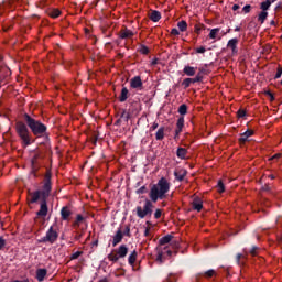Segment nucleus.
<instances>
[{"label": "nucleus", "instance_id": "nucleus-16", "mask_svg": "<svg viewBox=\"0 0 282 282\" xmlns=\"http://www.w3.org/2000/svg\"><path fill=\"white\" fill-rule=\"evenodd\" d=\"M133 35H134L133 31L127 29V26L121 29L119 32V37H121V39H133Z\"/></svg>", "mask_w": 282, "mask_h": 282}, {"label": "nucleus", "instance_id": "nucleus-13", "mask_svg": "<svg viewBox=\"0 0 282 282\" xmlns=\"http://www.w3.org/2000/svg\"><path fill=\"white\" fill-rule=\"evenodd\" d=\"M122 239H124V236L122 234V228H119L117 230L116 235L113 236L112 247L116 248V246H118V243H122Z\"/></svg>", "mask_w": 282, "mask_h": 282}, {"label": "nucleus", "instance_id": "nucleus-7", "mask_svg": "<svg viewBox=\"0 0 282 282\" xmlns=\"http://www.w3.org/2000/svg\"><path fill=\"white\" fill-rule=\"evenodd\" d=\"M204 74H206V69L199 68V72L197 73V75L194 76V78H185L182 82V86L184 87V89H188L191 85H195V83H202V80H204Z\"/></svg>", "mask_w": 282, "mask_h": 282}, {"label": "nucleus", "instance_id": "nucleus-3", "mask_svg": "<svg viewBox=\"0 0 282 282\" xmlns=\"http://www.w3.org/2000/svg\"><path fill=\"white\" fill-rule=\"evenodd\" d=\"M50 195H52V171L47 170L44 175L42 189H36L30 194V204H36L39 199H41V202L48 199Z\"/></svg>", "mask_w": 282, "mask_h": 282}, {"label": "nucleus", "instance_id": "nucleus-37", "mask_svg": "<svg viewBox=\"0 0 282 282\" xmlns=\"http://www.w3.org/2000/svg\"><path fill=\"white\" fill-rule=\"evenodd\" d=\"M139 52L141 53V54H143L144 56H147V54H149V48L147 47V45H141L140 46V48H139Z\"/></svg>", "mask_w": 282, "mask_h": 282}, {"label": "nucleus", "instance_id": "nucleus-47", "mask_svg": "<svg viewBox=\"0 0 282 282\" xmlns=\"http://www.w3.org/2000/svg\"><path fill=\"white\" fill-rule=\"evenodd\" d=\"M238 118H246V110L245 109H239L237 112Z\"/></svg>", "mask_w": 282, "mask_h": 282}, {"label": "nucleus", "instance_id": "nucleus-32", "mask_svg": "<svg viewBox=\"0 0 282 282\" xmlns=\"http://www.w3.org/2000/svg\"><path fill=\"white\" fill-rule=\"evenodd\" d=\"M83 221H85V217H83V215L79 214L76 216V220L74 221L73 226L79 227L80 224H83Z\"/></svg>", "mask_w": 282, "mask_h": 282}, {"label": "nucleus", "instance_id": "nucleus-23", "mask_svg": "<svg viewBox=\"0 0 282 282\" xmlns=\"http://www.w3.org/2000/svg\"><path fill=\"white\" fill-rule=\"evenodd\" d=\"M150 19L153 21V23H158V21L162 19V13L158 10H152Z\"/></svg>", "mask_w": 282, "mask_h": 282}, {"label": "nucleus", "instance_id": "nucleus-51", "mask_svg": "<svg viewBox=\"0 0 282 282\" xmlns=\"http://www.w3.org/2000/svg\"><path fill=\"white\" fill-rule=\"evenodd\" d=\"M171 34H172V36H180V30H177V29H172V30H171Z\"/></svg>", "mask_w": 282, "mask_h": 282}, {"label": "nucleus", "instance_id": "nucleus-34", "mask_svg": "<svg viewBox=\"0 0 282 282\" xmlns=\"http://www.w3.org/2000/svg\"><path fill=\"white\" fill-rule=\"evenodd\" d=\"M218 193H224L226 191V186L224 185V182L218 181V184L216 186Z\"/></svg>", "mask_w": 282, "mask_h": 282}, {"label": "nucleus", "instance_id": "nucleus-22", "mask_svg": "<svg viewBox=\"0 0 282 282\" xmlns=\"http://www.w3.org/2000/svg\"><path fill=\"white\" fill-rule=\"evenodd\" d=\"M188 154V150H186L185 148H177L176 150V156L180 160H186V155Z\"/></svg>", "mask_w": 282, "mask_h": 282}, {"label": "nucleus", "instance_id": "nucleus-55", "mask_svg": "<svg viewBox=\"0 0 282 282\" xmlns=\"http://www.w3.org/2000/svg\"><path fill=\"white\" fill-rule=\"evenodd\" d=\"M239 8H241L239 4H234V6H232L234 12H237V10H239Z\"/></svg>", "mask_w": 282, "mask_h": 282}, {"label": "nucleus", "instance_id": "nucleus-49", "mask_svg": "<svg viewBox=\"0 0 282 282\" xmlns=\"http://www.w3.org/2000/svg\"><path fill=\"white\" fill-rule=\"evenodd\" d=\"M3 248H6V240L0 236V250H3Z\"/></svg>", "mask_w": 282, "mask_h": 282}, {"label": "nucleus", "instance_id": "nucleus-50", "mask_svg": "<svg viewBox=\"0 0 282 282\" xmlns=\"http://www.w3.org/2000/svg\"><path fill=\"white\" fill-rule=\"evenodd\" d=\"M265 96H269L271 102L274 101V94H272V91L270 90L265 91Z\"/></svg>", "mask_w": 282, "mask_h": 282}, {"label": "nucleus", "instance_id": "nucleus-63", "mask_svg": "<svg viewBox=\"0 0 282 282\" xmlns=\"http://www.w3.org/2000/svg\"><path fill=\"white\" fill-rule=\"evenodd\" d=\"M281 8V3L275 7V10H279Z\"/></svg>", "mask_w": 282, "mask_h": 282}, {"label": "nucleus", "instance_id": "nucleus-59", "mask_svg": "<svg viewBox=\"0 0 282 282\" xmlns=\"http://www.w3.org/2000/svg\"><path fill=\"white\" fill-rule=\"evenodd\" d=\"M158 64V58H154L152 62H151V65L155 66Z\"/></svg>", "mask_w": 282, "mask_h": 282}, {"label": "nucleus", "instance_id": "nucleus-11", "mask_svg": "<svg viewBox=\"0 0 282 282\" xmlns=\"http://www.w3.org/2000/svg\"><path fill=\"white\" fill-rule=\"evenodd\" d=\"M215 274H217V272L214 269L204 271V272H199L196 274V281H199L202 279H213V276H215Z\"/></svg>", "mask_w": 282, "mask_h": 282}, {"label": "nucleus", "instance_id": "nucleus-21", "mask_svg": "<svg viewBox=\"0 0 282 282\" xmlns=\"http://www.w3.org/2000/svg\"><path fill=\"white\" fill-rule=\"evenodd\" d=\"M196 72H197V67L185 66L183 68V74H185V76H195Z\"/></svg>", "mask_w": 282, "mask_h": 282}, {"label": "nucleus", "instance_id": "nucleus-31", "mask_svg": "<svg viewBox=\"0 0 282 282\" xmlns=\"http://www.w3.org/2000/svg\"><path fill=\"white\" fill-rule=\"evenodd\" d=\"M265 19H268V11L260 12L258 15V21H260V23H265Z\"/></svg>", "mask_w": 282, "mask_h": 282}, {"label": "nucleus", "instance_id": "nucleus-19", "mask_svg": "<svg viewBox=\"0 0 282 282\" xmlns=\"http://www.w3.org/2000/svg\"><path fill=\"white\" fill-rule=\"evenodd\" d=\"M238 43H239V40L237 37H234V39L228 41L227 47H229V50H231L232 54H237V52H238V50H237Z\"/></svg>", "mask_w": 282, "mask_h": 282}, {"label": "nucleus", "instance_id": "nucleus-64", "mask_svg": "<svg viewBox=\"0 0 282 282\" xmlns=\"http://www.w3.org/2000/svg\"><path fill=\"white\" fill-rule=\"evenodd\" d=\"M115 124H120V119H118V120L115 122Z\"/></svg>", "mask_w": 282, "mask_h": 282}, {"label": "nucleus", "instance_id": "nucleus-42", "mask_svg": "<svg viewBox=\"0 0 282 282\" xmlns=\"http://www.w3.org/2000/svg\"><path fill=\"white\" fill-rule=\"evenodd\" d=\"M250 10H252V6H250V4H246V6L242 8L243 14H250Z\"/></svg>", "mask_w": 282, "mask_h": 282}, {"label": "nucleus", "instance_id": "nucleus-36", "mask_svg": "<svg viewBox=\"0 0 282 282\" xmlns=\"http://www.w3.org/2000/svg\"><path fill=\"white\" fill-rule=\"evenodd\" d=\"M144 193H148L147 185H143L139 189L135 191L137 195H144Z\"/></svg>", "mask_w": 282, "mask_h": 282}, {"label": "nucleus", "instance_id": "nucleus-43", "mask_svg": "<svg viewBox=\"0 0 282 282\" xmlns=\"http://www.w3.org/2000/svg\"><path fill=\"white\" fill-rule=\"evenodd\" d=\"M120 118H124L126 121H129V118H131V115H129V112H127V110H123L121 112Z\"/></svg>", "mask_w": 282, "mask_h": 282}, {"label": "nucleus", "instance_id": "nucleus-12", "mask_svg": "<svg viewBox=\"0 0 282 282\" xmlns=\"http://www.w3.org/2000/svg\"><path fill=\"white\" fill-rule=\"evenodd\" d=\"M254 135V130H247L243 133L240 134V138L238 139L239 145L243 147L246 142H248V138H252Z\"/></svg>", "mask_w": 282, "mask_h": 282}, {"label": "nucleus", "instance_id": "nucleus-28", "mask_svg": "<svg viewBox=\"0 0 282 282\" xmlns=\"http://www.w3.org/2000/svg\"><path fill=\"white\" fill-rule=\"evenodd\" d=\"M262 191H264V193H269L271 197H276V192H274V189H272V187L269 184H265L262 187Z\"/></svg>", "mask_w": 282, "mask_h": 282}, {"label": "nucleus", "instance_id": "nucleus-17", "mask_svg": "<svg viewBox=\"0 0 282 282\" xmlns=\"http://www.w3.org/2000/svg\"><path fill=\"white\" fill-rule=\"evenodd\" d=\"M47 276V269H37L35 273V279L39 282L45 281V278Z\"/></svg>", "mask_w": 282, "mask_h": 282}, {"label": "nucleus", "instance_id": "nucleus-33", "mask_svg": "<svg viewBox=\"0 0 282 282\" xmlns=\"http://www.w3.org/2000/svg\"><path fill=\"white\" fill-rule=\"evenodd\" d=\"M50 17H51L52 19H58V18L61 17V10H58V9H53V10H51Z\"/></svg>", "mask_w": 282, "mask_h": 282}, {"label": "nucleus", "instance_id": "nucleus-57", "mask_svg": "<svg viewBox=\"0 0 282 282\" xmlns=\"http://www.w3.org/2000/svg\"><path fill=\"white\" fill-rule=\"evenodd\" d=\"M279 158H281V154H275L271 158V160H279Z\"/></svg>", "mask_w": 282, "mask_h": 282}, {"label": "nucleus", "instance_id": "nucleus-52", "mask_svg": "<svg viewBox=\"0 0 282 282\" xmlns=\"http://www.w3.org/2000/svg\"><path fill=\"white\" fill-rule=\"evenodd\" d=\"M158 127H160V124L158 122H153L150 128V131H155V129H158Z\"/></svg>", "mask_w": 282, "mask_h": 282}, {"label": "nucleus", "instance_id": "nucleus-26", "mask_svg": "<svg viewBox=\"0 0 282 282\" xmlns=\"http://www.w3.org/2000/svg\"><path fill=\"white\" fill-rule=\"evenodd\" d=\"M164 131H166V128L161 127L155 133V140L162 141L164 140Z\"/></svg>", "mask_w": 282, "mask_h": 282}, {"label": "nucleus", "instance_id": "nucleus-60", "mask_svg": "<svg viewBox=\"0 0 282 282\" xmlns=\"http://www.w3.org/2000/svg\"><path fill=\"white\" fill-rule=\"evenodd\" d=\"M235 32H241V28L240 26H236Z\"/></svg>", "mask_w": 282, "mask_h": 282}, {"label": "nucleus", "instance_id": "nucleus-27", "mask_svg": "<svg viewBox=\"0 0 282 282\" xmlns=\"http://www.w3.org/2000/svg\"><path fill=\"white\" fill-rule=\"evenodd\" d=\"M270 6H272L271 0H265L260 3V8L262 9V12H268V10H270Z\"/></svg>", "mask_w": 282, "mask_h": 282}, {"label": "nucleus", "instance_id": "nucleus-35", "mask_svg": "<svg viewBox=\"0 0 282 282\" xmlns=\"http://www.w3.org/2000/svg\"><path fill=\"white\" fill-rule=\"evenodd\" d=\"M219 32V28L212 29L209 33V39H217V33Z\"/></svg>", "mask_w": 282, "mask_h": 282}, {"label": "nucleus", "instance_id": "nucleus-29", "mask_svg": "<svg viewBox=\"0 0 282 282\" xmlns=\"http://www.w3.org/2000/svg\"><path fill=\"white\" fill-rule=\"evenodd\" d=\"M177 28H178L180 32H186V30H188V23H186V21L182 20L177 23Z\"/></svg>", "mask_w": 282, "mask_h": 282}, {"label": "nucleus", "instance_id": "nucleus-4", "mask_svg": "<svg viewBox=\"0 0 282 282\" xmlns=\"http://www.w3.org/2000/svg\"><path fill=\"white\" fill-rule=\"evenodd\" d=\"M129 254V247L127 245H120L119 248L113 249L108 254V261L112 263H118L120 259H124Z\"/></svg>", "mask_w": 282, "mask_h": 282}, {"label": "nucleus", "instance_id": "nucleus-6", "mask_svg": "<svg viewBox=\"0 0 282 282\" xmlns=\"http://www.w3.org/2000/svg\"><path fill=\"white\" fill-rule=\"evenodd\" d=\"M58 241V231L51 226L46 231V235L39 240V243H56Z\"/></svg>", "mask_w": 282, "mask_h": 282}, {"label": "nucleus", "instance_id": "nucleus-2", "mask_svg": "<svg viewBox=\"0 0 282 282\" xmlns=\"http://www.w3.org/2000/svg\"><path fill=\"white\" fill-rule=\"evenodd\" d=\"M171 191V183L161 177L156 184H153L149 192V198L145 199L143 207L137 206V217L144 219V217H151L153 215V204H158L159 199H166V193Z\"/></svg>", "mask_w": 282, "mask_h": 282}, {"label": "nucleus", "instance_id": "nucleus-44", "mask_svg": "<svg viewBox=\"0 0 282 282\" xmlns=\"http://www.w3.org/2000/svg\"><path fill=\"white\" fill-rule=\"evenodd\" d=\"M82 254H83V251H77L70 256V260L74 261L78 259V257H80Z\"/></svg>", "mask_w": 282, "mask_h": 282}, {"label": "nucleus", "instance_id": "nucleus-30", "mask_svg": "<svg viewBox=\"0 0 282 282\" xmlns=\"http://www.w3.org/2000/svg\"><path fill=\"white\" fill-rule=\"evenodd\" d=\"M178 113L181 116H186V113H188V106H186V104H182L180 107H178Z\"/></svg>", "mask_w": 282, "mask_h": 282}, {"label": "nucleus", "instance_id": "nucleus-41", "mask_svg": "<svg viewBox=\"0 0 282 282\" xmlns=\"http://www.w3.org/2000/svg\"><path fill=\"white\" fill-rule=\"evenodd\" d=\"M183 129L184 128L176 127L175 134H174V140H180V133H182Z\"/></svg>", "mask_w": 282, "mask_h": 282}, {"label": "nucleus", "instance_id": "nucleus-40", "mask_svg": "<svg viewBox=\"0 0 282 282\" xmlns=\"http://www.w3.org/2000/svg\"><path fill=\"white\" fill-rule=\"evenodd\" d=\"M176 127L184 129V117L177 119Z\"/></svg>", "mask_w": 282, "mask_h": 282}, {"label": "nucleus", "instance_id": "nucleus-20", "mask_svg": "<svg viewBox=\"0 0 282 282\" xmlns=\"http://www.w3.org/2000/svg\"><path fill=\"white\" fill-rule=\"evenodd\" d=\"M128 98H129V89L127 87H122L119 96V102H127Z\"/></svg>", "mask_w": 282, "mask_h": 282}, {"label": "nucleus", "instance_id": "nucleus-1", "mask_svg": "<svg viewBox=\"0 0 282 282\" xmlns=\"http://www.w3.org/2000/svg\"><path fill=\"white\" fill-rule=\"evenodd\" d=\"M23 120L24 122L18 121L15 123V131L24 147H30V144H32L31 133H33L35 138H50V134L47 133V126L41 122V120L34 119L29 113L23 115Z\"/></svg>", "mask_w": 282, "mask_h": 282}, {"label": "nucleus", "instance_id": "nucleus-46", "mask_svg": "<svg viewBox=\"0 0 282 282\" xmlns=\"http://www.w3.org/2000/svg\"><path fill=\"white\" fill-rule=\"evenodd\" d=\"M281 76H282V67L279 66V67H278V70H276V74H275V76H274V79L276 80V79L281 78Z\"/></svg>", "mask_w": 282, "mask_h": 282}, {"label": "nucleus", "instance_id": "nucleus-61", "mask_svg": "<svg viewBox=\"0 0 282 282\" xmlns=\"http://www.w3.org/2000/svg\"><path fill=\"white\" fill-rule=\"evenodd\" d=\"M270 25H276V22L274 21V20H272L271 22H270Z\"/></svg>", "mask_w": 282, "mask_h": 282}, {"label": "nucleus", "instance_id": "nucleus-45", "mask_svg": "<svg viewBox=\"0 0 282 282\" xmlns=\"http://www.w3.org/2000/svg\"><path fill=\"white\" fill-rule=\"evenodd\" d=\"M196 54H205L206 53V47L205 46H199L195 48Z\"/></svg>", "mask_w": 282, "mask_h": 282}, {"label": "nucleus", "instance_id": "nucleus-5", "mask_svg": "<svg viewBox=\"0 0 282 282\" xmlns=\"http://www.w3.org/2000/svg\"><path fill=\"white\" fill-rule=\"evenodd\" d=\"M260 248L258 246H252L250 249H243L245 253H237L236 256V263L237 265L243 267L246 265V262L248 261V256L251 254V257H257L259 254Z\"/></svg>", "mask_w": 282, "mask_h": 282}, {"label": "nucleus", "instance_id": "nucleus-58", "mask_svg": "<svg viewBox=\"0 0 282 282\" xmlns=\"http://www.w3.org/2000/svg\"><path fill=\"white\" fill-rule=\"evenodd\" d=\"M269 180H276V176L274 174L268 175Z\"/></svg>", "mask_w": 282, "mask_h": 282}, {"label": "nucleus", "instance_id": "nucleus-10", "mask_svg": "<svg viewBox=\"0 0 282 282\" xmlns=\"http://www.w3.org/2000/svg\"><path fill=\"white\" fill-rule=\"evenodd\" d=\"M50 208L47 207V198L40 200V210L36 213L37 217H47Z\"/></svg>", "mask_w": 282, "mask_h": 282}, {"label": "nucleus", "instance_id": "nucleus-39", "mask_svg": "<svg viewBox=\"0 0 282 282\" xmlns=\"http://www.w3.org/2000/svg\"><path fill=\"white\" fill-rule=\"evenodd\" d=\"M204 29V24H196L195 26H194V32L196 33V34H202V30Z\"/></svg>", "mask_w": 282, "mask_h": 282}, {"label": "nucleus", "instance_id": "nucleus-62", "mask_svg": "<svg viewBox=\"0 0 282 282\" xmlns=\"http://www.w3.org/2000/svg\"><path fill=\"white\" fill-rule=\"evenodd\" d=\"M99 282H109V280L102 279V280H100Z\"/></svg>", "mask_w": 282, "mask_h": 282}, {"label": "nucleus", "instance_id": "nucleus-25", "mask_svg": "<svg viewBox=\"0 0 282 282\" xmlns=\"http://www.w3.org/2000/svg\"><path fill=\"white\" fill-rule=\"evenodd\" d=\"M172 240H173V235H166L159 240V243L160 246H166V243H171Z\"/></svg>", "mask_w": 282, "mask_h": 282}, {"label": "nucleus", "instance_id": "nucleus-53", "mask_svg": "<svg viewBox=\"0 0 282 282\" xmlns=\"http://www.w3.org/2000/svg\"><path fill=\"white\" fill-rule=\"evenodd\" d=\"M149 235H151V228L147 227L144 230V237H149Z\"/></svg>", "mask_w": 282, "mask_h": 282}, {"label": "nucleus", "instance_id": "nucleus-8", "mask_svg": "<svg viewBox=\"0 0 282 282\" xmlns=\"http://www.w3.org/2000/svg\"><path fill=\"white\" fill-rule=\"evenodd\" d=\"M131 89H137V91H142L144 89V84L142 83V77L134 76L130 79Z\"/></svg>", "mask_w": 282, "mask_h": 282}, {"label": "nucleus", "instance_id": "nucleus-14", "mask_svg": "<svg viewBox=\"0 0 282 282\" xmlns=\"http://www.w3.org/2000/svg\"><path fill=\"white\" fill-rule=\"evenodd\" d=\"M192 208L193 210H197V213H202V208H204V202L202 200V198H194L192 202Z\"/></svg>", "mask_w": 282, "mask_h": 282}, {"label": "nucleus", "instance_id": "nucleus-9", "mask_svg": "<svg viewBox=\"0 0 282 282\" xmlns=\"http://www.w3.org/2000/svg\"><path fill=\"white\" fill-rule=\"evenodd\" d=\"M41 158V154L35 153L33 155V158L31 159V173L34 177H39V175L36 174V172L39 171V169H41V165L39 164V159Z\"/></svg>", "mask_w": 282, "mask_h": 282}, {"label": "nucleus", "instance_id": "nucleus-15", "mask_svg": "<svg viewBox=\"0 0 282 282\" xmlns=\"http://www.w3.org/2000/svg\"><path fill=\"white\" fill-rule=\"evenodd\" d=\"M61 217L63 221H69V217H72V210L68 206H64L61 209Z\"/></svg>", "mask_w": 282, "mask_h": 282}, {"label": "nucleus", "instance_id": "nucleus-24", "mask_svg": "<svg viewBox=\"0 0 282 282\" xmlns=\"http://www.w3.org/2000/svg\"><path fill=\"white\" fill-rule=\"evenodd\" d=\"M138 260V251L133 250L128 257L129 265H134L135 261Z\"/></svg>", "mask_w": 282, "mask_h": 282}, {"label": "nucleus", "instance_id": "nucleus-38", "mask_svg": "<svg viewBox=\"0 0 282 282\" xmlns=\"http://www.w3.org/2000/svg\"><path fill=\"white\" fill-rule=\"evenodd\" d=\"M122 235L123 237H131V227L129 225L126 226Z\"/></svg>", "mask_w": 282, "mask_h": 282}, {"label": "nucleus", "instance_id": "nucleus-54", "mask_svg": "<svg viewBox=\"0 0 282 282\" xmlns=\"http://www.w3.org/2000/svg\"><path fill=\"white\" fill-rule=\"evenodd\" d=\"M6 3H8V6H14L17 0H8Z\"/></svg>", "mask_w": 282, "mask_h": 282}, {"label": "nucleus", "instance_id": "nucleus-48", "mask_svg": "<svg viewBox=\"0 0 282 282\" xmlns=\"http://www.w3.org/2000/svg\"><path fill=\"white\" fill-rule=\"evenodd\" d=\"M162 217V209H156L154 213V218L160 219Z\"/></svg>", "mask_w": 282, "mask_h": 282}, {"label": "nucleus", "instance_id": "nucleus-56", "mask_svg": "<svg viewBox=\"0 0 282 282\" xmlns=\"http://www.w3.org/2000/svg\"><path fill=\"white\" fill-rule=\"evenodd\" d=\"M82 237H83V234L75 236L76 241H80Z\"/></svg>", "mask_w": 282, "mask_h": 282}, {"label": "nucleus", "instance_id": "nucleus-18", "mask_svg": "<svg viewBox=\"0 0 282 282\" xmlns=\"http://www.w3.org/2000/svg\"><path fill=\"white\" fill-rule=\"evenodd\" d=\"M186 175H188V171L181 169L174 172V176L175 180H177V182H184V177H186Z\"/></svg>", "mask_w": 282, "mask_h": 282}]
</instances>
